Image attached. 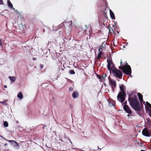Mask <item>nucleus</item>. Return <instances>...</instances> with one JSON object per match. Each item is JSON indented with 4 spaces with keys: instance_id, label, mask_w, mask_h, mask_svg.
I'll use <instances>...</instances> for the list:
<instances>
[{
    "instance_id": "f257e3e1",
    "label": "nucleus",
    "mask_w": 151,
    "mask_h": 151,
    "mask_svg": "<svg viewBox=\"0 0 151 151\" xmlns=\"http://www.w3.org/2000/svg\"><path fill=\"white\" fill-rule=\"evenodd\" d=\"M128 100L130 105L135 110L137 114L141 116L143 110L140 106V103L137 100V96L132 93H130L129 95Z\"/></svg>"
},
{
    "instance_id": "f03ea898",
    "label": "nucleus",
    "mask_w": 151,
    "mask_h": 151,
    "mask_svg": "<svg viewBox=\"0 0 151 151\" xmlns=\"http://www.w3.org/2000/svg\"><path fill=\"white\" fill-rule=\"evenodd\" d=\"M119 88L121 92L119 93L117 96V99L118 101L121 103H123L125 100L126 97V93L125 91V87L122 84L119 86Z\"/></svg>"
},
{
    "instance_id": "7ed1b4c3",
    "label": "nucleus",
    "mask_w": 151,
    "mask_h": 151,
    "mask_svg": "<svg viewBox=\"0 0 151 151\" xmlns=\"http://www.w3.org/2000/svg\"><path fill=\"white\" fill-rule=\"evenodd\" d=\"M125 65L127 67L125 68L124 66H122V71L124 73L126 74V75L129 76H131L132 77V76L131 75L132 73L131 68L130 66L127 63L125 64Z\"/></svg>"
},
{
    "instance_id": "20e7f679",
    "label": "nucleus",
    "mask_w": 151,
    "mask_h": 151,
    "mask_svg": "<svg viewBox=\"0 0 151 151\" xmlns=\"http://www.w3.org/2000/svg\"><path fill=\"white\" fill-rule=\"evenodd\" d=\"M112 71L113 73L114 76L120 79L122 78V74L119 70L115 68L112 69Z\"/></svg>"
},
{
    "instance_id": "39448f33",
    "label": "nucleus",
    "mask_w": 151,
    "mask_h": 151,
    "mask_svg": "<svg viewBox=\"0 0 151 151\" xmlns=\"http://www.w3.org/2000/svg\"><path fill=\"white\" fill-rule=\"evenodd\" d=\"M0 137L3 138L5 140L8 142L10 143L11 145L15 148L16 149H18L19 148V144L15 141L13 140H9L6 139L4 138L2 136H0Z\"/></svg>"
},
{
    "instance_id": "423d86ee",
    "label": "nucleus",
    "mask_w": 151,
    "mask_h": 151,
    "mask_svg": "<svg viewBox=\"0 0 151 151\" xmlns=\"http://www.w3.org/2000/svg\"><path fill=\"white\" fill-rule=\"evenodd\" d=\"M109 82L110 83L111 86V88L112 89V91L114 92V90L116 86V83L115 81L111 79V78L109 77L108 78Z\"/></svg>"
},
{
    "instance_id": "0eeeda50",
    "label": "nucleus",
    "mask_w": 151,
    "mask_h": 151,
    "mask_svg": "<svg viewBox=\"0 0 151 151\" xmlns=\"http://www.w3.org/2000/svg\"><path fill=\"white\" fill-rule=\"evenodd\" d=\"M107 62L108 63L107 68L109 71H110L111 70H112V69H114L115 68V66L111 60L107 59Z\"/></svg>"
},
{
    "instance_id": "6e6552de",
    "label": "nucleus",
    "mask_w": 151,
    "mask_h": 151,
    "mask_svg": "<svg viewBox=\"0 0 151 151\" xmlns=\"http://www.w3.org/2000/svg\"><path fill=\"white\" fill-rule=\"evenodd\" d=\"M142 134L144 136L150 137L151 136V130H149L146 128H144L142 131Z\"/></svg>"
},
{
    "instance_id": "1a4fd4ad",
    "label": "nucleus",
    "mask_w": 151,
    "mask_h": 151,
    "mask_svg": "<svg viewBox=\"0 0 151 151\" xmlns=\"http://www.w3.org/2000/svg\"><path fill=\"white\" fill-rule=\"evenodd\" d=\"M123 109L126 113L130 116L131 115L132 113V111L127 105H124L123 106Z\"/></svg>"
},
{
    "instance_id": "9d476101",
    "label": "nucleus",
    "mask_w": 151,
    "mask_h": 151,
    "mask_svg": "<svg viewBox=\"0 0 151 151\" xmlns=\"http://www.w3.org/2000/svg\"><path fill=\"white\" fill-rule=\"evenodd\" d=\"M65 27L68 28V29H70L72 25V22L71 21L68 22L65 21Z\"/></svg>"
},
{
    "instance_id": "9b49d317",
    "label": "nucleus",
    "mask_w": 151,
    "mask_h": 151,
    "mask_svg": "<svg viewBox=\"0 0 151 151\" xmlns=\"http://www.w3.org/2000/svg\"><path fill=\"white\" fill-rule=\"evenodd\" d=\"M63 25H64V26H65V21L64 22H63L58 27H57L56 28V29L54 28V27H55V26L53 25L52 27L53 29L52 30L54 31H56L57 30H58L59 28L61 27Z\"/></svg>"
},
{
    "instance_id": "f8f14e48",
    "label": "nucleus",
    "mask_w": 151,
    "mask_h": 151,
    "mask_svg": "<svg viewBox=\"0 0 151 151\" xmlns=\"http://www.w3.org/2000/svg\"><path fill=\"white\" fill-rule=\"evenodd\" d=\"M78 96V93L76 91H74L72 94V97L74 99L76 98Z\"/></svg>"
},
{
    "instance_id": "ddd939ff",
    "label": "nucleus",
    "mask_w": 151,
    "mask_h": 151,
    "mask_svg": "<svg viewBox=\"0 0 151 151\" xmlns=\"http://www.w3.org/2000/svg\"><path fill=\"white\" fill-rule=\"evenodd\" d=\"M7 4L8 6L10 8L13 9L14 10H15V9L13 7V6L12 4L11 3L9 0H7Z\"/></svg>"
},
{
    "instance_id": "4468645a",
    "label": "nucleus",
    "mask_w": 151,
    "mask_h": 151,
    "mask_svg": "<svg viewBox=\"0 0 151 151\" xmlns=\"http://www.w3.org/2000/svg\"><path fill=\"white\" fill-rule=\"evenodd\" d=\"M109 12L110 17L111 19H115V17L114 16V14L113 12L111 9L109 10Z\"/></svg>"
},
{
    "instance_id": "2eb2a0df",
    "label": "nucleus",
    "mask_w": 151,
    "mask_h": 151,
    "mask_svg": "<svg viewBox=\"0 0 151 151\" xmlns=\"http://www.w3.org/2000/svg\"><path fill=\"white\" fill-rule=\"evenodd\" d=\"M106 44V43L105 42H104L102 43V45L100 46V47L99 49V51H101V50H102L103 48H105V45Z\"/></svg>"
},
{
    "instance_id": "dca6fc26",
    "label": "nucleus",
    "mask_w": 151,
    "mask_h": 151,
    "mask_svg": "<svg viewBox=\"0 0 151 151\" xmlns=\"http://www.w3.org/2000/svg\"><path fill=\"white\" fill-rule=\"evenodd\" d=\"M137 95L140 102H142L143 101L142 95L139 93H137Z\"/></svg>"
},
{
    "instance_id": "f3484780",
    "label": "nucleus",
    "mask_w": 151,
    "mask_h": 151,
    "mask_svg": "<svg viewBox=\"0 0 151 151\" xmlns=\"http://www.w3.org/2000/svg\"><path fill=\"white\" fill-rule=\"evenodd\" d=\"M9 78L12 83L14 82L16 80V78L15 77L9 76Z\"/></svg>"
},
{
    "instance_id": "a211bd4d",
    "label": "nucleus",
    "mask_w": 151,
    "mask_h": 151,
    "mask_svg": "<svg viewBox=\"0 0 151 151\" xmlns=\"http://www.w3.org/2000/svg\"><path fill=\"white\" fill-rule=\"evenodd\" d=\"M18 97L20 99H22L23 98V96L21 92H19L17 95Z\"/></svg>"
},
{
    "instance_id": "6ab92c4d",
    "label": "nucleus",
    "mask_w": 151,
    "mask_h": 151,
    "mask_svg": "<svg viewBox=\"0 0 151 151\" xmlns=\"http://www.w3.org/2000/svg\"><path fill=\"white\" fill-rule=\"evenodd\" d=\"M102 51H99V52L98 54L97 55V58L98 59H99L101 58V55H102Z\"/></svg>"
},
{
    "instance_id": "aec40b11",
    "label": "nucleus",
    "mask_w": 151,
    "mask_h": 151,
    "mask_svg": "<svg viewBox=\"0 0 151 151\" xmlns=\"http://www.w3.org/2000/svg\"><path fill=\"white\" fill-rule=\"evenodd\" d=\"M115 104L114 102L113 101H110L109 103V105L111 106H113L114 107V104Z\"/></svg>"
},
{
    "instance_id": "412c9836",
    "label": "nucleus",
    "mask_w": 151,
    "mask_h": 151,
    "mask_svg": "<svg viewBox=\"0 0 151 151\" xmlns=\"http://www.w3.org/2000/svg\"><path fill=\"white\" fill-rule=\"evenodd\" d=\"M69 73L70 74H75V72L74 70H70L69 71Z\"/></svg>"
},
{
    "instance_id": "4be33fe9",
    "label": "nucleus",
    "mask_w": 151,
    "mask_h": 151,
    "mask_svg": "<svg viewBox=\"0 0 151 151\" xmlns=\"http://www.w3.org/2000/svg\"><path fill=\"white\" fill-rule=\"evenodd\" d=\"M4 126L6 127H7L8 126V123L6 121H4L3 123Z\"/></svg>"
},
{
    "instance_id": "5701e85b",
    "label": "nucleus",
    "mask_w": 151,
    "mask_h": 151,
    "mask_svg": "<svg viewBox=\"0 0 151 151\" xmlns=\"http://www.w3.org/2000/svg\"><path fill=\"white\" fill-rule=\"evenodd\" d=\"M7 100H6L5 101H0V103L2 104L3 105H7V104L6 103V101H7Z\"/></svg>"
},
{
    "instance_id": "b1692460",
    "label": "nucleus",
    "mask_w": 151,
    "mask_h": 151,
    "mask_svg": "<svg viewBox=\"0 0 151 151\" xmlns=\"http://www.w3.org/2000/svg\"><path fill=\"white\" fill-rule=\"evenodd\" d=\"M106 75L105 74H103L101 76V79H102L103 80L106 77Z\"/></svg>"
},
{
    "instance_id": "393cba45",
    "label": "nucleus",
    "mask_w": 151,
    "mask_h": 151,
    "mask_svg": "<svg viewBox=\"0 0 151 151\" xmlns=\"http://www.w3.org/2000/svg\"><path fill=\"white\" fill-rule=\"evenodd\" d=\"M149 108H150L151 109V105L150 106H149ZM149 115L150 117H151V111L150 110V111L149 113Z\"/></svg>"
},
{
    "instance_id": "a878e982",
    "label": "nucleus",
    "mask_w": 151,
    "mask_h": 151,
    "mask_svg": "<svg viewBox=\"0 0 151 151\" xmlns=\"http://www.w3.org/2000/svg\"><path fill=\"white\" fill-rule=\"evenodd\" d=\"M146 104L147 105V106H148V107H149V106H150L151 105L148 102H146Z\"/></svg>"
},
{
    "instance_id": "bb28decb",
    "label": "nucleus",
    "mask_w": 151,
    "mask_h": 151,
    "mask_svg": "<svg viewBox=\"0 0 151 151\" xmlns=\"http://www.w3.org/2000/svg\"><path fill=\"white\" fill-rule=\"evenodd\" d=\"M40 66L41 69H42L43 68V65L42 64H40Z\"/></svg>"
},
{
    "instance_id": "cd10ccee",
    "label": "nucleus",
    "mask_w": 151,
    "mask_h": 151,
    "mask_svg": "<svg viewBox=\"0 0 151 151\" xmlns=\"http://www.w3.org/2000/svg\"><path fill=\"white\" fill-rule=\"evenodd\" d=\"M96 77L97 78H99V79H101V76H100L98 74H97Z\"/></svg>"
},
{
    "instance_id": "c85d7f7f",
    "label": "nucleus",
    "mask_w": 151,
    "mask_h": 151,
    "mask_svg": "<svg viewBox=\"0 0 151 151\" xmlns=\"http://www.w3.org/2000/svg\"><path fill=\"white\" fill-rule=\"evenodd\" d=\"M73 87H70L69 88V90L70 91H73Z\"/></svg>"
},
{
    "instance_id": "c756f323",
    "label": "nucleus",
    "mask_w": 151,
    "mask_h": 151,
    "mask_svg": "<svg viewBox=\"0 0 151 151\" xmlns=\"http://www.w3.org/2000/svg\"><path fill=\"white\" fill-rule=\"evenodd\" d=\"M2 40L1 39L0 40V46H2Z\"/></svg>"
},
{
    "instance_id": "7c9ffc66",
    "label": "nucleus",
    "mask_w": 151,
    "mask_h": 151,
    "mask_svg": "<svg viewBox=\"0 0 151 151\" xmlns=\"http://www.w3.org/2000/svg\"><path fill=\"white\" fill-rule=\"evenodd\" d=\"M3 4V1L2 0H0V4Z\"/></svg>"
},
{
    "instance_id": "2f4dec72",
    "label": "nucleus",
    "mask_w": 151,
    "mask_h": 151,
    "mask_svg": "<svg viewBox=\"0 0 151 151\" xmlns=\"http://www.w3.org/2000/svg\"><path fill=\"white\" fill-rule=\"evenodd\" d=\"M124 105H126V104H127V101H125L124 103Z\"/></svg>"
},
{
    "instance_id": "473e14b6",
    "label": "nucleus",
    "mask_w": 151,
    "mask_h": 151,
    "mask_svg": "<svg viewBox=\"0 0 151 151\" xmlns=\"http://www.w3.org/2000/svg\"><path fill=\"white\" fill-rule=\"evenodd\" d=\"M105 3H107V2H106V0H102Z\"/></svg>"
},
{
    "instance_id": "72a5a7b5",
    "label": "nucleus",
    "mask_w": 151,
    "mask_h": 151,
    "mask_svg": "<svg viewBox=\"0 0 151 151\" xmlns=\"http://www.w3.org/2000/svg\"><path fill=\"white\" fill-rule=\"evenodd\" d=\"M52 42L51 41H49L48 42V44H50Z\"/></svg>"
},
{
    "instance_id": "f704fd0d",
    "label": "nucleus",
    "mask_w": 151,
    "mask_h": 151,
    "mask_svg": "<svg viewBox=\"0 0 151 151\" xmlns=\"http://www.w3.org/2000/svg\"><path fill=\"white\" fill-rule=\"evenodd\" d=\"M4 87L5 88H7V86L6 85H5L4 86Z\"/></svg>"
},
{
    "instance_id": "c9c22d12",
    "label": "nucleus",
    "mask_w": 151,
    "mask_h": 151,
    "mask_svg": "<svg viewBox=\"0 0 151 151\" xmlns=\"http://www.w3.org/2000/svg\"><path fill=\"white\" fill-rule=\"evenodd\" d=\"M7 145H8V144H7V143H5V144H4V146H6H6H7Z\"/></svg>"
},
{
    "instance_id": "e433bc0d",
    "label": "nucleus",
    "mask_w": 151,
    "mask_h": 151,
    "mask_svg": "<svg viewBox=\"0 0 151 151\" xmlns=\"http://www.w3.org/2000/svg\"><path fill=\"white\" fill-rule=\"evenodd\" d=\"M122 60H121V62H120L121 65H122Z\"/></svg>"
},
{
    "instance_id": "4c0bfd02",
    "label": "nucleus",
    "mask_w": 151,
    "mask_h": 151,
    "mask_svg": "<svg viewBox=\"0 0 151 151\" xmlns=\"http://www.w3.org/2000/svg\"><path fill=\"white\" fill-rule=\"evenodd\" d=\"M68 140H69V142H70L72 144V142H71V141H70V140L69 139H68Z\"/></svg>"
},
{
    "instance_id": "58836bf2",
    "label": "nucleus",
    "mask_w": 151,
    "mask_h": 151,
    "mask_svg": "<svg viewBox=\"0 0 151 151\" xmlns=\"http://www.w3.org/2000/svg\"><path fill=\"white\" fill-rule=\"evenodd\" d=\"M15 12H18V10H15Z\"/></svg>"
},
{
    "instance_id": "ea45409f",
    "label": "nucleus",
    "mask_w": 151,
    "mask_h": 151,
    "mask_svg": "<svg viewBox=\"0 0 151 151\" xmlns=\"http://www.w3.org/2000/svg\"><path fill=\"white\" fill-rule=\"evenodd\" d=\"M119 69H122L120 67H119Z\"/></svg>"
},
{
    "instance_id": "a19ab883",
    "label": "nucleus",
    "mask_w": 151,
    "mask_h": 151,
    "mask_svg": "<svg viewBox=\"0 0 151 151\" xmlns=\"http://www.w3.org/2000/svg\"><path fill=\"white\" fill-rule=\"evenodd\" d=\"M59 33L60 34H62V33H61V32H59Z\"/></svg>"
},
{
    "instance_id": "79ce46f5",
    "label": "nucleus",
    "mask_w": 151,
    "mask_h": 151,
    "mask_svg": "<svg viewBox=\"0 0 151 151\" xmlns=\"http://www.w3.org/2000/svg\"><path fill=\"white\" fill-rule=\"evenodd\" d=\"M60 140L61 141V142H62L63 141V140H61V139H60Z\"/></svg>"
},
{
    "instance_id": "37998d69",
    "label": "nucleus",
    "mask_w": 151,
    "mask_h": 151,
    "mask_svg": "<svg viewBox=\"0 0 151 151\" xmlns=\"http://www.w3.org/2000/svg\"><path fill=\"white\" fill-rule=\"evenodd\" d=\"M81 151H85V150H81Z\"/></svg>"
},
{
    "instance_id": "c03bdc74",
    "label": "nucleus",
    "mask_w": 151,
    "mask_h": 151,
    "mask_svg": "<svg viewBox=\"0 0 151 151\" xmlns=\"http://www.w3.org/2000/svg\"><path fill=\"white\" fill-rule=\"evenodd\" d=\"M33 60H34V58H33Z\"/></svg>"
},
{
    "instance_id": "a18cd8bd",
    "label": "nucleus",
    "mask_w": 151,
    "mask_h": 151,
    "mask_svg": "<svg viewBox=\"0 0 151 151\" xmlns=\"http://www.w3.org/2000/svg\"><path fill=\"white\" fill-rule=\"evenodd\" d=\"M43 32H45L44 30H43Z\"/></svg>"
},
{
    "instance_id": "49530a36",
    "label": "nucleus",
    "mask_w": 151,
    "mask_h": 151,
    "mask_svg": "<svg viewBox=\"0 0 151 151\" xmlns=\"http://www.w3.org/2000/svg\"><path fill=\"white\" fill-rule=\"evenodd\" d=\"M117 33H119V32H118V31H117Z\"/></svg>"
},
{
    "instance_id": "de8ad7c7",
    "label": "nucleus",
    "mask_w": 151,
    "mask_h": 151,
    "mask_svg": "<svg viewBox=\"0 0 151 151\" xmlns=\"http://www.w3.org/2000/svg\"><path fill=\"white\" fill-rule=\"evenodd\" d=\"M145 103V102H144L143 103V104H144Z\"/></svg>"
},
{
    "instance_id": "09e8293b",
    "label": "nucleus",
    "mask_w": 151,
    "mask_h": 151,
    "mask_svg": "<svg viewBox=\"0 0 151 151\" xmlns=\"http://www.w3.org/2000/svg\"><path fill=\"white\" fill-rule=\"evenodd\" d=\"M145 103V102H144L143 103V104H144Z\"/></svg>"
},
{
    "instance_id": "8fccbe9b",
    "label": "nucleus",
    "mask_w": 151,
    "mask_h": 151,
    "mask_svg": "<svg viewBox=\"0 0 151 151\" xmlns=\"http://www.w3.org/2000/svg\"><path fill=\"white\" fill-rule=\"evenodd\" d=\"M145 103V102H144L143 103V104H144Z\"/></svg>"
},
{
    "instance_id": "3c124183",
    "label": "nucleus",
    "mask_w": 151,
    "mask_h": 151,
    "mask_svg": "<svg viewBox=\"0 0 151 151\" xmlns=\"http://www.w3.org/2000/svg\"><path fill=\"white\" fill-rule=\"evenodd\" d=\"M110 31V29H109V31Z\"/></svg>"
}]
</instances>
